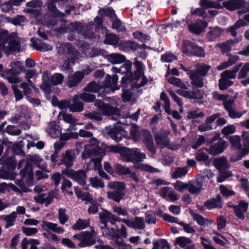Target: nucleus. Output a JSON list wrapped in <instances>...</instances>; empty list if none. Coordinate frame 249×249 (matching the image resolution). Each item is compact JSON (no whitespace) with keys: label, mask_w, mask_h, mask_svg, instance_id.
Returning a JSON list of instances; mask_svg holds the SVG:
<instances>
[{"label":"nucleus","mask_w":249,"mask_h":249,"mask_svg":"<svg viewBox=\"0 0 249 249\" xmlns=\"http://www.w3.org/2000/svg\"><path fill=\"white\" fill-rule=\"evenodd\" d=\"M192 216L194 220H195L200 226H208L212 223V221L211 220L203 217L198 213H193L192 214Z\"/></svg>","instance_id":"obj_44"},{"label":"nucleus","mask_w":249,"mask_h":249,"mask_svg":"<svg viewBox=\"0 0 249 249\" xmlns=\"http://www.w3.org/2000/svg\"><path fill=\"white\" fill-rule=\"evenodd\" d=\"M188 172V168L187 167H178L176 171L173 173L172 177L174 178H181L185 176Z\"/></svg>","instance_id":"obj_60"},{"label":"nucleus","mask_w":249,"mask_h":249,"mask_svg":"<svg viewBox=\"0 0 249 249\" xmlns=\"http://www.w3.org/2000/svg\"><path fill=\"white\" fill-rule=\"evenodd\" d=\"M10 67L11 68L5 72L6 79L11 84L20 83L21 79L17 76L24 70L22 63L20 61H13L11 63Z\"/></svg>","instance_id":"obj_6"},{"label":"nucleus","mask_w":249,"mask_h":249,"mask_svg":"<svg viewBox=\"0 0 249 249\" xmlns=\"http://www.w3.org/2000/svg\"><path fill=\"white\" fill-rule=\"evenodd\" d=\"M204 206L209 210L222 207L221 197L218 195L215 198L208 200L204 203Z\"/></svg>","instance_id":"obj_31"},{"label":"nucleus","mask_w":249,"mask_h":249,"mask_svg":"<svg viewBox=\"0 0 249 249\" xmlns=\"http://www.w3.org/2000/svg\"><path fill=\"white\" fill-rule=\"evenodd\" d=\"M228 145L227 142L223 139H219L217 142L212 144L207 151L209 154L217 155L222 153Z\"/></svg>","instance_id":"obj_16"},{"label":"nucleus","mask_w":249,"mask_h":249,"mask_svg":"<svg viewBox=\"0 0 249 249\" xmlns=\"http://www.w3.org/2000/svg\"><path fill=\"white\" fill-rule=\"evenodd\" d=\"M134 65L136 68V71H135L134 73L135 79L138 80L144 73V66L142 62L138 61V59L136 58H135Z\"/></svg>","instance_id":"obj_39"},{"label":"nucleus","mask_w":249,"mask_h":249,"mask_svg":"<svg viewBox=\"0 0 249 249\" xmlns=\"http://www.w3.org/2000/svg\"><path fill=\"white\" fill-rule=\"evenodd\" d=\"M134 168L141 170L143 171H145L150 173H155L158 172V170L151 165L147 164L140 163L134 165Z\"/></svg>","instance_id":"obj_53"},{"label":"nucleus","mask_w":249,"mask_h":249,"mask_svg":"<svg viewBox=\"0 0 249 249\" xmlns=\"http://www.w3.org/2000/svg\"><path fill=\"white\" fill-rule=\"evenodd\" d=\"M89 222L88 220L79 219L72 225V229L74 230H82L88 227Z\"/></svg>","instance_id":"obj_56"},{"label":"nucleus","mask_w":249,"mask_h":249,"mask_svg":"<svg viewBox=\"0 0 249 249\" xmlns=\"http://www.w3.org/2000/svg\"><path fill=\"white\" fill-rule=\"evenodd\" d=\"M93 234L94 232L92 231H82L74 234L73 238L80 241L78 245L79 247L85 248L92 246L96 243Z\"/></svg>","instance_id":"obj_8"},{"label":"nucleus","mask_w":249,"mask_h":249,"mask_svg":"<svg viewBox=\"0 0 249 249\" xmlns=\"http://www.w3.org/2000/svg\"><path fill=\"white\" fill-rule=\"evenodd\" d=\"M51 76L48 73H44L42 75V84L40 85V88L44 91L47 92L50 89L51 87L52 79Z\"/></svg>","instance_id":"obj_35"},{"label":"nucleus","mask_w":249,"mask_h":249,"mask_svg":"<svg viewBox=\"0 0 249 249\" xmlns=\"http://www.w3.org/2000/svg\"><path fill=\"white\" fill-rule=\"evenodd\" d=\"M114 168L117 173L120 175L126 176L130 173V169L129 168L120 164H115Z\"/></svg>","instance_id":"obj_62"},{"label":"nucleus","mask_w":249,"mask_h":249,"mask_svg":"<svg viewBox=\"0 0 249 249\" xmlns=\"http://www.w3.org/2000/svg\"><path fill=\"white\" fill-rule=\"evenodd\" d=\"M62 174L67 176L79 184L84 186L86 184L87 176L84 170L74 171L71 169H65L62 171Z\"/></svg>","instance_id":"obj_9"},{"label":"nucleus","mask_w":249,"mask_h":249,"mask_svg":"<svg viewBox=\"0 0 249 249\" xmlns=\"http://www.w3.org/2000/svg\"><path fill=\"white\" fill-rule=\"evenodd\" d=\"M108 61L113 64H120L125 62L124 55L118 53H112L107 56Z\"/></svg>","instance_id":"obj_34"},{"label":"nucleus","mask_w":249,"mask_h":249,"mask_svg":"<svg viewBox=\"0 0 249 249\" xmlns=\"http://www.w3.org/2000/svg\"><path fill=\"white\" fill-rule=\"evenodd\" d=\"M46 131L50 136L53 138H56L61 133L60 126L56 124L55 122H52L49 123Z\"/></svg>","instance_id":"obj_30"},{"label":"nucleus","mask_w":249,"mask_h":249,"mask_svg":"<svg viewBox=\"0 0 249 249\" xmlns=\"http://www.w3.org/2000/svg\"><path fill=\"white\" fill-rule=\"evenodd\" d=\"M83 79V74L80 71H76L72 75L69 77L68 86L69 88L76 86Z\"/></svg>","instance_id":"obj_29"},{"label":"nucleus","mask_w":249,"mask_h":249,"mask_svg":"<svg viewBox=\"0 0 249 249\" xmlns=\"http://www.w3.org/2000/svg\"><path fill=\"white\" fill-rule=\"evenodd\" d=\"M17 217V213L13 212L9 214L1 215L0 219L5 221L6 224L4 227L5 229H8L14 226Z\"/></svg>","instance_id":"obj_27"},{"label":"nucleus","mask_w":249,"mask_h":249,"mask_svg":"<svg viewBox=\"0 0 249 249\" xmlns=\"http://www.w3.org/2000/svg\"><path fill=\"white\" fill-rule=\"evenodd\" d=\"M8 45V46H6L8 52L7 54H9L11 51H18L20 49L19 38L16 34L13 33L9 35Z\"/></svg>","instance_id":"obj_19"},{"label":"nucleus","mask_w":249,"mask_h":249,"mask_svg":"<svg viewBox=\"0 0 249 249\" xmlns=\"http://www.w3.org/2000/svg\"><path fill=\"white\" fill-rule=\"evenodd\" d=\"M104 43L112 46L118 44L119 49L121 50H124L126 49L135 50L137 48V44L133 41L127 40L122 41L119 42V37L113 34L106 35Z\"/></svg>","instance_id":"obj_5"},{"label":"nucleus","mask_w":249,"mask_h":249,"mask_svg":"<svg viewBox=\"0 0 249 249\" xmlns=\"http://www.w3.org/2000/svg\"><path fill=\"white\" fill-rule=\"evenodd\" d=\"M89 181L91 185L94 188H103L105 186L103 180L97 177L90 178Z\"/></svg>","instance_id":"obj_61"},{"label":"nucleus","mask_w":249,"mask_h":249,"mask_svg":"<svg viewBox=\"0 0 249 249\" xmlns=\"http://www.w3.org/2000/svg\"><path fill=\"white\" fill-rule=\"evenodd\" d=\"M229 79H230L225 77H221L219 80V87L220 89H226L233 84V82L230 81Z\"/></svg>","instance_id":"obj_64"},{"label":"nucleus","mask_w":249,"mask_h":249,"mask_svg":"<svg viewBox=\"0 0 249 249\" xmlns=\"http://www.w3.org/2000/svg\"><path fill=\"white\" fill-rule=\"evenodd\" d=\"M131 67L132 63L130 61H128L124 64L120 69H118L116 67H113L112 68V71L115 73H126V75L124 77L127 78L126 76H127L128 73L130 72Z\"/></svg>","instance_id":"obj_43"},{"label":"nucleus","mask_w":249,"mask_h":249,"mask_svg":"<svg viewBox=\"0 0 249 249\" xmlns=\"http://www.w3.org/2000/svg\"><path fill=\"white\" fill-rule=\"evenodd\" d=\"M74 159L75 157L73 152L68 150H66L65 153L63 154L61 161L66 166V169H70L72 166Z\"/></svg>","instance_id":"obj_26"},{"label":"nucleus","mask_w":249,"mask_h":249,"mask_svg":"<svg viewBox=\"0 0 249 249\" xmlns=\"http://www.w3.org/2000/svg\"><path fill=\"white\" fill-rule=\"evenodd\" d=\"M182 52L189 55H195L199 57L204 56L205 53L202 47L188 40H184L183 43Z\"/></svg>","instance_id":"obj_10"},{"label":"nucleus","mask_w":249,"mask_h":249,"mask_svg":"<svg viewBox=\"0 0 249 249\" xmlns=\"http://www.w3.org/2000/svg\"><path fill=\"white\" fill-rule=\"evenodd\" d=\"M239 59V57L236 55H232L229 57L227 61L222 62L217 67L218 71H222L235 63Z\"/></svg>","instance_id":"obj_42"},{"label":"nucleus","mask_w":249,"mask_h":249,"mask_svg":"<svg viewBox=\"0 0 249 249\" xmlns=\"http://www.w3.org/2000/svg\"><path fill=\"white\" fill-rule=\"evenodd\" d=\"M7 31H4L0 33V49L4 51L6 53H8L7 47L5 46L6 43H8L9 36Z\"/></svg>","instance_id":"obj_50"},{"label":"nucleus","mask_w":249,"mask_h":249,"mask_svg":"<svg viewBox=\"0 0 249 249\" xmlns=\"http://www.w3.org/2000/svg\"><path fill=\"white\" fill-rule=\"evenodd\" d=\"M112 22V27L118 32H124L125 31V26L121 22V20L116 17V18L111 20Z\"/></svg>","instance_id":"obj_57"},{"label":"nucleus","mask_w":249,"mask_h":249,"mask_svg":"<svg viewBox=\"0 0 249 249\" xmlns=\"http://www.w3.org/2000/svg\"><path fill=\"white\" fill-rule=\"evenodd\" d=\"M107 187L109 189L114 190L113 191L107 193L108 198L119 203L125 195V183L120 181H111L108 183Z\"/></svg>","instance_id":"obj_2"},{"label":"nucleus","mask_w":249,"mask_h":249,"mask_svg":"<svg viewBox=\"0 0 249 249\" xmlns=\"http://www.w3.org/2000/svg\"><path fill=\"white\" fill-rule=\"evenodd\" d=\"M247 25V23L243 19H240L236 21L235 23L231 26L229 28L227 29V31L231 33V35L234 37L236 36L237 33L236 30L239 29L240 27H244Z\"/></svg>","instance_id":"obj_41"},{"label":"nucleus","mask_w":249,"mask_h":249,"mask_svg":"<svg viewBox=\"0 0 249 249\" xmlns=\"http://www.w3.org/2000/svg\"><path fill=\"white\" fill-rule=\"evenodd\" d=\"M122 160L126 162H141L146 158L144 153L137 148L124 147L121 152Z\"/></svg>","instance_id":"obj_4"},{"label":"nucleus","mask_w":249,"mask_h":249,"mask_svg":"<svg viewBox=\"0 0 249 249\" xmlns=\"http://www.w3.org/2000/svg\"><path fill=\"white\" fill-rule=\"evenodd\" d=\"M89 143V144L86 145V151H85L82 154L83 158H88L90 154L98 155L104 153L103 150L100 149L97 146L98 142L95 138H91Z\"/></svg>","instance_id":"obj_13"},{"label":"nucleus","mask_w":249,"mask_h":249,"mask_svg":"<svg viewBox=\"0 0 249 249\" xmlns=\"http://www.w3.org/2000/svg\"><path fill=\"white\" fill-rule=\"evenodd\" d=\"M101 89V86L95 81H91L84 88L86 92L96 93Z\"/></svg>","instance_id":"obj_55"},{"label":"nucleus","mask_w":249,"mask_h":249,"mask_svg":"<svg viewBox=\"0 0 249 249\" xmlns=\"http://www.w3.org/2000/svg\"><path fill=\"white\" fill-rule=\"evenodd\" d=\"M130 134L134 141H142L152 155L156 154V149L154 144L152 136L149 131L147 130L139 131V127L136 125H133L131 127Z\"/></svg>","instance_id":"obj_1"},{"label":"nucleus","mask_w":249,"mask_h":249,"mask_svg":"<svg viewBox=\"0 0 249 249\" xmlns=\"http://www.w3.org/2000/svg\"><path fill=\"white\" fill-rule=\"evenodd\" d=\"M223 33V30L220 28H211L206 35V37L210 41H213L219 37Z\"/></svg>","instance_id":"obj_33"},{"label":"nucleus","mask_w":249,"mask_h":249,"mask_svg":"<svg viewBox=\"0 0 249 249\" xmlns=\"http://www.w3.org/2000/svg\"><path fill=\"white\" fill-rule=\"evenodd\" d=\"M207 26V23L205 21L199 20L190 24L188 28L191 32L198 35L203 31Z\"/></svg>","instance_id":"obj_25"},{"label":"nucleus","mask_w":249,"mask_h":249,"mask_svg":"<svg viewBox=\"0 0 249 249\" xmlns=\"http://www.w3.org/2000/svg\"><path fill=\"white\" fill-rule=\"evenodd\" d=\"M26 159L27 160L25 167H26L27 168H29L33 169V163L38 165L42 161V159L40 157L36 155L32 156L28 155Z\"/></svg>","instance_id":"obj_38"},{"label":"nucleus","mask_w":249,"mask_h":249,"mask_svg":"<svg viewBox=\"0 0 249 249\" xmlns=\"http://www.w3.org/2000/svg\"><path fill=\"white\" fill-rule=\"evenodd\" d=\"M101 222L104 224L105 228H107V223L109 222L114 225L116 222H122L124 219L121 218L107 211H105L99 215Z\"/></svg>","instance_id":"obj_14"},{"label":"nucleus","mask_w":249,"mask_h":249,"mask_svg":"<svg viewBox=\"0 0 249 249\" xmlns=\"http://www.w3.org/2000/svg\"><path fill=\"white\" fill-rule=\"evenodd\" d=\"M211 66L204 63L198 64L196 67V69L194 70V72L197 73L202 77L207 75L208 71L211 69Z\"/></svg>","instance_id":"obj_45"},{"label":"nucleus","mask_w":249,"mask_h":249,"mask_svg":"<svg viewBox=\"0 0 249 249\" xmlns=\"http://www.w3.org/2000/svg\"><path fill=\"white\" fill-rule=\"evenodd\" d=\"M244 0H230L223 2V6L227 9L233 11L245 6L247 8V4Z\"/></svg>","instance_id":"obj_21"},{"label":"nucleus","mask_w":249,"mask_h":249,"mask_svg":"<svg viewBox=\"0 0 249 249\" xmlns=\"http://www.w3.org/2000/svg\"><path fill=\"white\" fill-rule=\"evenodd\" d=\"M242 63H240L233 68L232 70H226L224 71L221 73V77H225L228 79H233L236 77V73L239 70L240 68L242 67Z\"/></svg>","instance_id":"obj_40"},{"label":"nucleus","mask_w":249,"mask_h":249,"mask_svg":"<svg viewBox=\"0 0 249 249\" xmlns=\"http://www.w3.org/2000/svg\"><path fill=\"white\" fill-rule=\"evenodd\" d=\"M240 40V38H236L234 40H228L224 43L218 44L217 46L221 49L222 52L227 53L231 51V44L234 42H239Z\"/></svg>","instance_id":"obj_48"},{"label":"nucleus","mask_w":249,"mask_h":249,"mask_svg":"<svg viewBox=\"0 0 249 249\" xmlns=\"http://www.w3.org/2000/svg\"><path fill=\"white\" fill-rule=\"evenodd\" d=\"M102 114L105 116H110L118 115L119 114V110L116 107H112L107 104H105L101 110Z\"/></svg>","instance_id":"obj_37"},{"label":"nucleus","mask_w":249,"mask_h":249,"mask_svg":"<svg viewBox=\"0 0 249 249\" xmlns=\"http://www.w3.org/2000/svg\"><path fill=\"white\" fill-rule=\"evenodd\" d=\"M203 183L201 177H197L195 180L188 182V191L192 195L199 193L202 189Z\"/></svg>","instance_id":"obj_18"},{"label":"nucleus","mask_w":249,"mask_h":249,"mask_svg":"<svg viewBox=\"0 0 249 249\" xmlns=\"http://www.w3.org/2000/svg\"><path fill=\"white\" fill-rule=\"evenodd\" d=\"M54 197V193L50 192L47 195L42 194L38 196H35L34 199L36 202L40 204H44L45 206H48L53 202Z\"/></svg>","instance_id":"obj_24"},{"label":"nucleus","mask_w":249,"mask_h":249,"mask_svg":"<svg viewBox=\"0 0 249 249\" xmlns=\"http://www.w3.org/2000/svg\"><path fill=\"white\" fill-rule=\"evenodd\" d=\"M215 168L219 171H226L228 168V162L225 158L221 157L215 160Z\"/></svg>","instance_id":"obj_47"},{"label":"nucleus","mask_w":249,"mask_h":249,"mask_svg":"<svg viewBox=\"0 0 249 249\" xmlns=\"http://www.w3.org/2000/svg\"><path fill=\"white\" fill-rule=\"evenodd\" d=\"M248 207V204L246 202H241L238 205L234 206V211L236 215L241 219L245 218L244 213L247 212Z\"/></svg>","instance_id":"obj_32"},{"label":"nucleus","mask_w":249,"mask_h":249,"mask_svg":"<svg viewBox=\"0 0 249 249\" xmlns=\"http://www.w3.org/2000/svg\"><path fill=\"white\" fill-rule=\"evenodd\" d=\"M192 242V240L189 238L180 236L176 238L175 244L179 245L180 247H184L187 245L191 244Z\"/></svg>","instance_id":"obj_63"},{"label":"nucleus","mask_w":249,"mask_h":249,"mask_svg":"<svg viewBox=\"0 0 249 249\" xmlns=\"http://www.w3.org/2000/svg\"><path fill=\"white\" fill-rule=\"evenodd\" d=\"M229 140L232 148L236 150H241L242 144L241 143V138L238 135L231 136L229 137Z\"/></svg>","instance_id":"obj_51"},{"label":"nucleus","mask_w":249,"mask_h":249,"mask_svg":"<svg viewBox=\"0 0 249 249\" xmlns=\"http://www.w3.org/2000/svg\"><path fill=\"white\" fill-rule=\"evenodd\" d=\"M58 218L60 223L64 225L69 220V215L65 209L60 208L58 210Z\"/></svg>","instance_id":"obj_59"},{"label":"nucleus","mask_w":249,"mask_h":249,"mask_svg":"<svg viewBox=\"0 0 249 249\" xmlns=\"http://www.w3.org/2000/svg\"><path fill=\"white\" fill-rule=\"evenodd\" d=\"M122 222L125 223L128 227L137 229L143 230L145 228V222L143 217L136 216L133 221L124 219Z\"/></svg>","instance_id":"obj_17"},{"label":"nucleus","mask_w":249,"mask_h":249,"mask_svg":"<svg viewBox=\"0 0 249 249\" xmlns=\"http://www.w3.org/2000/svg\"><path fill=\"white\" fill-rule=\"evenodd\" d=\"M241 136L244 141L242 153L243 155H247L249 153V131H243Z\"/></svg>","instance_id":"obj_46"},{"label":"nucleus","mask_w":249,"mask_h":249,"mask_svg":"<svg viewBox=\"0 0 249 249\" xmlns=\"http://www.w3.org/2000/svg\"><path fill=\"white\" fill-rule=\"evenodd\" d=\"M99 14L102 18L105 17H109L111 20L116 18L117 16L115 13L114 10L110 7L107 8H102L99 10Z\"/></svg>","instance_id":"obj_49"},{"label":"nucleus","mask_w":249,"mask_h":249,"mask_svg":"<svg viewBox=\"0 0 249 249\" xmlns=\"http://www.w3.org/2000/svg\"><path fill=\"white\" fill-rule=\"evenodd\" d=\"M94 24L91 21L88 24H83L80 22H74L70 24L72 31H77L86 38H92L95 37L93 31Z\"/></svg>","instance_id":"obj_7"},{"label":"nucleus","mask_w":249,"mask_h":249,"mask_svg":"<svg viewBox=\"0 0 249 249\" xmlns=\"http://www.w3.org/2000/svg\"><path fill=\"white\" fill-rule=\"evenodd\" d=\"M20 174L23 177L27 176L26 180L27 183H32L34 178L33 169L24 167L23 169L20 171Z\"/></svg>","instance_id":"obj_52"},{"label":"nucleus","mask_w":249,"mask_h":249,"mask_svg":"<svg viewBox=\"0 0 249 249\" xmlns=\"http://www.w3.org/2000/svg\"><path fill=\"white\" fill-rule=\"evenodd\" d=\"M104 132L117 142L121 141L122 138L126 134L124 129L118 124L105 127Z\"/></svg>","instance_id":"obj_12"},{"label":"nucleus","mask_w":249,"mask_h":249,"mask_svg":"<svg viewBox=\"0 0 249 249\" xmlns=\"http://www.w3.org/2000/svg\"><path fill=\"white\" fill-rule=\"evenodd\" d=\"M169 131L162 130L159 133L156 134L155 136V140L156 143L161 147L167 146L169 142L168 136Z\"/></svg>","instance_id":"obj_20"},{"label":"nucleus","mask_w":249,"mask_h":249,"mask_svg":"<svg viewBox=\"0 0 249 249\" xmlns=\"http://www.w3.org/2000/svg\"><path fill=\"white\" fill-rule=\"evenodd\" d=\"M42 228L46 231H52L58 234H61L64 232V229L61 227H58L56 223H53L47 221H43Z\"/></svg>","instance_id":"obj_23"},{"label":"nucleus","mask_w":249,"mask_h":249,"mask_svg":"<svg viewBox=\"0 0 249 249\" xmlns=\"http://www.w3.org/2000/svg\"><path fill=\"white\" fill-rule=\"evenodd\" d=\"M130 82L128 78L123 77L122 78V86L123 88L122 89L123 93L122 94V98L124 102H127L130 101L133 96V92L132 90L135 88L134 85H131L130 89H125L124 88L126 87L127 84Z\"/></svg>","instance_id":"obj_15"},{"label":"nucleus","mask_w":249,"mask_h":249,"mask_svg":"<svg viewBox=\"0 0 249 249\" xmlns=\"http://www.w3.org/2000/svg\"><path fill=\"white\" fill-rule=\"evenodd\" d=\"M201 8H198L193 10L191 9V15L192 16L205 17V11L204 9L215 8L219 9L222 8L220 4L217 2L211 1L208 0H201L199 3Z\"/></svg>","instance_id":"obj_11"},{"label":"nucleus","mask_w":249,"mask_h":249,"mask_svg":"<svg viewBox=\"0 0 249 249\" xmlns=\"http://www.w3.org/2000/svg\"><path fill=\"white\" fill-rule=\"evenodd\" d=\"M168 82L170 84L174 86H177L178 87L182 89H187V87L185 84H184L182 80L175 77H171L169 78L168 80Z\"/></svg>","instance_id":"obj_58"},{"label":"nucleus","mask_w":249,"mask_h":249,"mask_svg":"<svg viewBox=\"0 0 249 249\" xmlns=\"http://www.w3.org/2000/svg\"><path fill=\"white\" fill-rule=\"evenodd\" d=\"M189 78L191 81V84L195 87L202 88L204 86L203 78L202 76L194 72V70L189 74Z\"/></svg>","instance_id":"obj_28"},{"label":"nucleus","mask_w":249,"mask_h":249,"mask_svg":"<svg viewBox=\"0 0 249 249\" xmlns=\"http://www.w3.org/2000/svg\"><path fill=\"white\" fill-rule=\"evenodd\" d=\"M79 97L76 95L73 99V103L69 107V110L71 112H81L84 110L83 103L78 100Z\"/></svg>","instance_id":"obj_36"},{"label":"nucleus","mask_w":249,"mask_h":249,"mask_svg":"<svg viewBox=\"0 0 249 249\" xmlns=\"http://www.w3.org/2000/svg\"><path fill=\"white\" fill-rule=\"evenodd\" d=\"M74 191L75 194L78 198L89 202H91L92 200V199L89 193H85L77 187L74 188Z\"/></svg>","instance_id":"obj_54"},{"label":"nucleus","mask_w":249,"mask_h":249,"mask_svg":"<svg viewBox=\"0 0 249 249\" xmlns=\"http://www.w3.org/2000/svg\"><path fill=\"white\" fill-rule=\"evenodd\" d=\"M57 53L65 55L70 62L74 64L81 56V53L70 43H61L57 48Z\"/></svg>","instance_id":"obj_3"},{"label":"nucleus","mask_w":249,"mask_h":249,"mask_svg":"<svg viewBox=\"0 0 249 249\" xmlns=\"http://www.w3.org/2000/svg\"><path fill=\"white\" fill-rule=\"evenodd\" d=\"M30 41L33 47L37 51L45 52L52 49L51 46L43 42L40 39L33 37L31 38Z\"/></svg>","instance_id":"obj_22"}]
</instances>
